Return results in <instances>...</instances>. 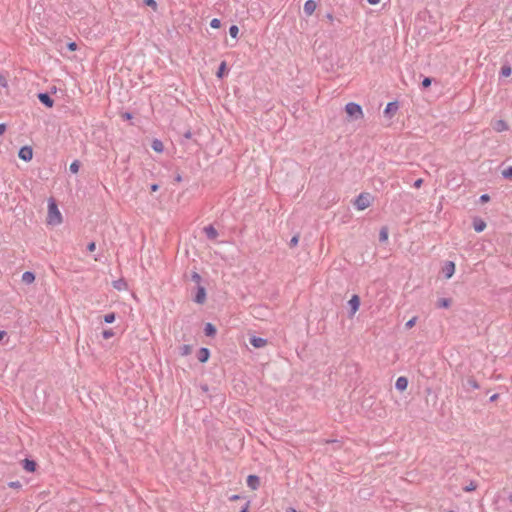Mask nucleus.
Segmentation results:
<instances>
[{
    "mask_svg": "<svg viewBox=\"0 0 512 512\" xmlns=\"http://www.w3.org/2000/svg\"><path fill=\"white\" fill-rule=\"evenodd\" d=\"M350 306V316H354V314L358 311L360 306V298L358 295H353L348 302Z\"/></svg>",
    "mask_w": 512,
    "mask_h": 512,
    "instance_id": "obj_5",
    "label": "nucleus"
},
{
    "mask_svg": "<svg viewBox=\"0 0 512 512\" xmlns=\"http://www.w3.org/2000/svg\"><path fill=\"white\" fill-rule=\"evenodd\" d=\"M102 336L104 339H110L111 337L114 336V331L112 329H105L102 332Z\"/></svg>",
    "mask_w": 512,
    "mask_h": 512,
    "instance_id": "obj_34",
    "label": "nucleus"
},
{
    "mask_svg": "<svg viewBox=\"0 0 512 512\" xmlns=\"http://www.w3.org/2000/svg\"><path fill=\"white\" fill-rule=\"evenodd\" d=\"M176 180H177V181H180V180H181V177H180V176H177V177H176Z\"/></svg>",
    "mask_w": 512,
    "mask_h": 512,
    "instance_id": "obj_58",
    "label": "nucleus"
},
{
    "mask_svg": "<svg viewBox=\"0 0 512 512\" xmlns=\"http://www.w3.org/2000/svg\"><path fill=\"white\" fill-rule=\"evenodd\" d=\"M35 281V274L31 271H26L22 274V282L25 284H31Z\"/></svg>",
    "mask_w": 512,
    "mask_h": 512,
    "instance_id": "obj_20",
    "label": "nucleus"
},
{
    "mask_svg": "<svg viewBox=\"0 0 512 512\" xmlns=\"http://www.w3.org/2000/svg\"><path fill=\"white\" fill-rule=\"evenodd\" d=\"M498 396H499L498 394H494V395H492V396L490 397V401H491V402L495 401V400L498 398Z\"/></svg>",
    "mask_w": 512,
    "mask_h": 512,
    "instance_id": "obj_54",
    "label": "nucleus"
},
{
    "mask_svg": "<svg viewBox=\"0 0 512 512\" xmlns=\"http://www.w3.org/2000/svg\"><path fill=\"white\" fill-rule=\"evenodd\" d=\"M115 318V313H108L104 316V322L108 324L113 323L115 321Z\"/></svg>",
    "mask_w": 512,
    "mask_h": 512,
    "instance_id": "obj_31",
    "label": "nucleus"
},
{
    "mask_svg": "<svg viewBox=\"0 0 512 512\" xmlns=\"http://www.w3.org/2000/svg\"><path fill=\"white\" fill-rule=\"evenodd\" d=\"M180 353L183 356L189 355L191 353V346L190 345H183L180 347Z\"/></svg>",
    "mask_w": 512,
    "mask_h": 512,
    "instance_id": "obj_32",
    "label": "nucleus"
},
{
    "mask_svg": "<svg viewBox=\"0 0 512 512\" xmlns=\"http://www.w3.org/2000/svg\"><path fill=\"white\" fill-rule=\"evenodd\" d=\"M450 305H451V300L448 298L439 299L438 304H437V306L439 308H448V307H450Z\"/></svg>",
    "mask_w": 512,
    "mask_h": 512,
    "instance_id": "obj_26",
    "label": "nucleus"
},
{
    "mask_svg": "<svg viewBox=\"0 0 512 512\" xmlns=\"http://www.w3.org/2000/svg\"><path fill=\"white\" fill-rule=\"evenodd\" d=\"M317 4L314 0H307L304 4L303 10L307 16H311L316 10Z\"/></svg>",
    "mask_w": 512,
    "mask_h": 512,
    "instance_id": "obj_8",
    "label": "nucleus"
},
{
    "mask_svg": "<svg viewBox=\"0 0 512 512\" xmlns=\"http://www.w3.org/2000/svg\"><path fill=\"white\" fill-rule=\"evenodd\" d=\"M18 156L23 161H30L33 158V149L31 146H23L18 152Z\"/></svg>",
    "mask_w": 512,
    "mask_h": 512,
    "instance_id": "obj_4",
    "label": "nucleus"
},
{
    "mask_svg": "<svg viewBox=\"0 0 512 512\" xmlns=\"http://www.w3.org/2000/svg\"><path fill=\"white\" fill-rule=\"evenodd\" d=\"M122 117H123L124 119L129 120V119H131V118H132V114H131V113H129V112H125V113L122 115Z\"/></svg>",
    "mask_w": 512,
    "mask_h": 512,
    "instance_id": "obj_49",
    "label": "nucleus"
},
{
    "mask_svg": "<svg viewBox=\"0 0 512 512\" xmlns=\"http://www.w3.org/2000/svg\"><path fill=\"white\" fill-rule=\"evenodd\" d=\"M47 222L50 225H59L62 222V216L54 199H50L48 203Z\"/></svg>",
    "mask_w": 512,
    "mask_h": 512,
    "instance_id": "obj_1",
    "label": "nucleus"
},
{
    "mask_svg": "<svg viewBox=\"0 0 512 512\" xmlns=\"http://www.w3.org/2000/svg\"><path fill=\"white\" fill-rule=\"evenodd\" d=\"M239 498H240L239 495H233V496L230 497V500L231 501H235V500H238Z\"/></svg>",
    "mask_w": 512,
    "mask_h": 512,
    "instance_id": "obj_55",
    "label": "nucleus"
},
{
    "mask_svg": "<svg viewBox=\"0 0 512 512\" xmlns=\"http://www.w3.org/2000/svg\"><path fill=\"white\" fill-rule=\"evenodd\" d=\"M216 327L212 323H206L204 327V333L208 337H214L216 335Z\"/></svg>",
    "mask_w": 512,
    "mask_h": 512,
    "instance_id": "obj_21",
    "label": "nucleus"
},
{
    "mask_svg": "<svg viewBox=\"0 0 512 512\" xmlns=\"http://www.w3.org/2000/svg\"><path fill=\"white\" fill-rule=\"evenodd\" d=\"M225 70H226V62H221V64L219 65V68H218V71L216 73V76L218 78H222L224 76V73H225Z\"/></svg>",
    "mask_w": 512,
    "mask_h": 512,
    "instance_id": "obj_27",
    "label": "nucleus"
},
{
    "mask_svg": "<svg viewBox=\"0 0 512 512\" xmlns=\"http://www.w3.org/2000/svg\"><path fill=\"white\" fill-rule=\"evenodd\" d=\"M206 300V290L203 286H198L197 293L194 297V301L198 304H203Z\"/></svg>",
    "mask_w": 512,
    "mask_h": 512,
    "instance_id": "obj_9",
    "label": "nucleus"
},
{
    "mask_svg": "<svg viewBox=\"0 0 512 512\" xmlns=\"http://www.w3.org/2000/svg\"><path fill=\"white\" fill-rule=\"evenodd\" d=\"M298 242H299V235H294L289 242V247L293 248V247L297 246Z\"/></svg>",
    "mask_w": 512,
    "mask_h": 512,
    "instance_id": "obj_35",
    "label": "nucleus"
},
{
    "mask_svg": "<svg viewBox=\"0 0 512 512\" xmlns=\"http://www.w3.org/2000/svg\"><path fill=\"white\" fill-rule=\"evenodd\" d=\"M159 189V185L158 184H152L151 185V191L155 192Z\"/></svg>",
    "mask_w": 512,
    "mask_h": 512,
    "instance_id": "obj_50",
    "label": "nucleus"
},
{
    "mask_svg": "<svg viewBox=\"0 0 512 512\" xmlns=\"http://www.w3.org/2000/svg\"><path fill=\"white\" fill-rule=\"evenodd\" d=\"M408 386V380L406 377H399L397 380H396V383H395V387L397 390L399 391H404Z\"/></svg>",
    "mask_w": 512,
    "mask_h": 512,
    "instance_id": "obj_17",
    "label": "nucleus"
},
{
    "mask_svg": "<svg viewBox=\"0 0 512 512\" xmlns=\"http://www.w3.org/2000/svg\"><path fill=\"white\" fill-rule=\"evenodd\" d=\"M95 249H96V244H95V242H90V243L87 245V250H88L89 252H93Z\"/></svg>",
    "mask_w": 512,
    "mask_h": 512,
    "instance_id": "obj_45",
    "label": "nucleus"
},
{
    "mask_svg": "<svg viewBox=\"0 0 512 512\" xmlns=\"http://www.w3.org/2000/svg\"><path fill=\"white\" fill-rule=\"evenodd\" d=\"M369 4L376 5L380 2V0H367Z\"/></svg>",
    "mask_w": 512,
    "mask_h": 512,
    "instance_id": "obj_51",
    "label": "nucleus"
},
{
    "mask_svg": "<svg viewBox=\"0 0 512 512\" xmlns=\"http://www.w3.org/2000/svg\"><path fill=\"white\" fill-rule=\"evenodd\" d=\"M36 462L34 460H31V459H24L23 460V468L27 471V472H34L36 470Z\"/></svg>",
    "mask_w": 512,
    "mask_h": 512,
    "instance_id": "obj_16",
    "label": "nucleus"
},
{
    "mask_svg": "<svg viewBox=\"0 0 512 512\" xmlns=\"http://www.w3.org/2000/svg\"><path fill=\"white\" fill-rule=\"evenodd\" d=\"M247 485L252 490L258 489L260 485V478L256 475H249L247 478Z\"/></svg>",
    "mask_w": 512,
    "mask_h": 512,
    "instance_id": "obj_12",
    "label": "nucleus"
},
{
    "mask_svg": "<svg viewBox=\"0 0 512 512\" xmlns=\"http://www.w3.org/2000/svg\"><path fill=\"white\" fill-rule=\"evenodd\" d=\"M448 512H455V511H453V510H450V511H448Z\"/></svg>",
    "mask_w": 512,
    "mask_h": 512,
    "instance_id": "obj_59",
    "label": "nucleus"
},
{
    "mask_svg": "<svg viewBox=\"0 0 512 512\" xmlns=\"http://www.w3.org/2000/svg\"><path fill=\"white\" fill-rule=\"evenodd\" d=\"M191 136H192V133H191L190 131H187V132L184 134V137H185V138H187V139L191 138Z\"/></svg>",
    "mask_w": 512,
    "mask_h": 512,
    "instance_id": "obj_53",
    "label": "nucleus"
},
{
    "mask_svg": "<svg viewBox=\"0 0 512 512\" xmlns=\"http://www.w3.org/2000/svg\"><path fill=\"white\" fill-rule=\"evenodd\" d=\"M38 99L43 105H45L48 108H51L54 105V100L50 97L48 93H39Z\"/></svg>",
    "mask_w": 512,
    "mask_h": 512,
    "instance_id": "obj_7",
    "label": "nucleus"
},
{
    "mask_svg": "<svg viewBox=\"0 0 512 512\" xmlns=\"http://www.w3.org/2000/svg\"><path fill=\"white\" fill-rule=\"evenodd\" d=\"M210 26L212 28H214V29H218L221 26V21L219 19H217V18H214V19L211 20Z\"/></svg>",
    "mask_w": 512,
    "mask_h": 512,
    "instance_id": "obj_36",
    "label": "nucleus"
},
{
    "mask_svg": "<svg viewBox=\"0 0 512 512\" xmlns=\"http://www.w3.org/2000/svg\"><path fill=\"white\" fill-rule=\"evenodd\" d=\"M479 200L481 203H486L490 200V196L488 194H483L480 196Z\"/></svg>",
    "mask_w": 512,
    "mask_h": 512,
    "instance_id": "obj_43",
    "label": "nucleus"
},
{
    "mask_svg": "<svg viewBox=\"0 0 512 512\" xmlns=\"http://www.w3.org/2000/svg\"><path fill=\"white\" fill-rule=\"evenodd\" d=\"M345 111L350 117H352L354 119H359L363 116V111H362L361 106L354 102H350V103L346 104Z\"/></svg>",
    "mask_w": 512,
    "mask_h": 512,
    "instance_id": "obj_2",
    "label": "nucleus"
},
{
    "mask_svg": "<svg viewBox=\"0 0 512 512\" xmlns=\"http://www.w3.org/2000/svg\"><path fill=\"white\" fill-rule=\"evenodd\" d=\"M473 228L476 232H482L486 228V223L480 218H475Z\"/></svg>",
    "mask_w": 512,
    "mask_h": 512,
    "instance_id": "obj_19",
    "label": "nucleus"
},
{
    "mask_svg": "<svg viewBox=\"0 0 512 512\" xmlns=\"http://www.w3.org/2000/svg\"><path fill=\"white\" fill-rule=\"evenodd\" d=\"M250 344L254 346L255 348H262L266 346L267 340L262 337L252 336L250 338Z\"/></svg>",
    "mask_w": 512,
    "mask_h": 512,
    "instance_id": "obj_11",
    "label": "nucleus"
},
{
    "mask_svg": "<svg viewBox=\"0 0 512 512\" xmlns=\"http://www.w3.org/2000/svg\"><path fill=\"white\" fill-rule=\"evenodd\" d=\"M79 168H80V163H79V161H78V160L73 161V162L70 164V167H69V169H70V171H71L72 173H77V172L79 171Z\"/></svg>",
    "mask_w": 512,
    "mask_h": 512,
    "instance_id": "obj_29",
    "label": "nucleus"
},
{
    "mask_svg": "<svg viewBox=\"0 0 512 512\" xmlns=\"http://www.w3.org/2000/svg\"><path fill=\"white\" fill-rule=\"evenodd\" d=\"M209 357H210V351L208 348L202 347L199 349L197 358L201 363L207 362Z\"/></svg>",
    "mask_w": 512,
    "mask_h": 512,
    "instance_id": "obj_13",
    "label": "nucleus"
},
{
    "mask_svg": "<svg viewBox=\"0 0 512 512\" xmlns=\"http://www.w3.org/2000/svg\"><path fill=\"white\" fill-rule=\"evenodd\" d=\"M512 73V68L510 65H503L500 70V75L502 77H509Z\"/></svg>",
    "mask_w": 512,
    "mask_h": 512,
    "instance_id": "obj_23",
    "label": "nucleus"
},
{
    "mask_svg": "<svg viewBox=\"0 0 512 512\" xmlns=\"http://www.w3.org/2000/svg\"><path fill=\"white\" fill-rule=\"evenodd\" d=\"M508 500L512 503V493L508 495Z\"/></svg>",
    "mask_w": 512,
    "mask_h": 512,
    "instance_id": "obj_57",
    "label": "nucleus"
},
{
    "mask_svg": "<svg viewBox=\"0 0 512 512\" xmlns=\"http://www.w3.org/2000/svg\"><path fill=\"white\" fill-rule=\"evenodd\" d=\"M0 86H2L4 88L8 86L7 78L2 73H0Z\"/></svg>",
    "mask_w": 512,
    "mask_h": 512,
    "instance_id": "obj_40",
    "label": "nucleus"
},
{
    "mask_svg": "<svg viewBox=\"0 0 512 512\" xmlns=\"http://www.w3.org/2000/svg\"><path fill=\"white\" fill-rule=\"evenodd\" d=\"M8 486L10 488L20 489L22 487V484L20 481H11L8 483Z\"/></svg>",
    "mask_w": 512,
    "mask_h": 512,
    "instance_id": "obj_39",
    "label": "nucleus"
},
{
    "mask_svg": "<svg viewBox=\"0 0 512 512\" xmlns=\"http://www.w3.org/2000/svg\"><path fill=\"white\" fill-rule=\"evenodd\" d=\"M326 18H327L330 22H333V20H334L333 15H332V14H330V13H328V14L326 15Z\"/></svg>",
    "mask_w": 512,
    "mask_h": 512,
    "instance_id": "obj_52",
    "label": "nucleus"
},
{
    "mask_svg": "<svg viewBox=\"0 0 512 512\" xmlns=\"http://www.w3.org/2000/svg\"><path fill=\"white\" fill-rule=\"evenodd\" d=\"M416 321H417V317H413L412 319H410L409 321L406 322L405 328L411 329L415 325Z\"/></svg>",
    "mask_w": 512,
    "mask_h": 512,
    "instance_id": "obj_38",
    "label": "nucleus"
},
{
    "mask_svg": "<svg viewBox=\"0 0 512 512\" xmlns=\"http://www.w3.org/2000/svg\"><path fill=\"white\" fill-rule=\"evenodd\" d=\"M67 48L70 51H75L77 49V44L75 42H70V43L67 44Z\"/></svg>",
    "mask_w": 512,
    "mask_h": 512,
    "instance_id": "obj_44",
    "label": "nucleus"
},
{
    "mask_svg": "<svg viewBox=\"0 0 512 512\" xmlns=\"http://www.w3.org/2000/svg\"><path fill=\"white\" fill-rule=\"evenodd\" d=\"M463 387L467 390V391H470V390H473V389H478L479 388V384L478 382L476 381L475 378L473 377H469L466 382L463 384Z\"/></svg>",
    "mask_w": 512,
    "mask_h": 512,
    "instance_id": "obj_14",
    "label": "nucleus"
},
{
    "mask_svg": "<svg viewBox=\"0 0 512 512\" xmlns=\"http://www.w3.org/2000/svg\"><path fill=\"white\" fill-rule=\"evenodd\" d=\"M204 232H205L207 238L211 239V240L216 239V237L218 236L217 230L212 225H208V226L204 227Z\"/></svg>",
    "mask_w": 512,
    "mask_h": 512,
    "instance_id": "obj_15",
    "label": "nucleus"
},
{
    "mask_svg": "<svg viewBox=\"0 0 512 512\" xmlns=\"http://www.w3.org/2000/svg\"><path fill=\"white\" fill-rule=\"evenodd\" d=\"M422 183H423V179L419 178V179H417V180L414 182L413 186H414L415 188H420V187H421V185H422Z\"/></svg>",
    "mask_w": 512,
    "mask_h": 512,
    "instance_id": "obj_46",
    "label": "nucleus"
},
{
    "mask_svg": "<svg viewBox=\"0 0 512 512\" xmlns=\"http://www.w3.org/2000/svg\"><path fill=\"white\" fill-rule=\"evenodd\" d=\"M113 287L117 290H123L127 288V284L123 279H119L113 282Z\"/></svg>",
    "mask_w": 512,
    "mask_h": 512,
    "instance_id": "obj_24",
    "label": "nucleus"
},
{
    "mask_svg": "<svg viewBox=\"0 0 512 512\" xmlns=\"http://www.w3.org/2000/svg\"><path fill=\"white\" fill-rule=\"evenodd\" d=\"M493 129L497 132H503L508 130V125L504 120H497L493 124Z\"/></svg>",
    "mask_w": 512,
    "mask_h": 512,
    "instance_id": "obj_18",
    "label": "nucleus"
},
{
    "mask_svg": "<svg viewBox=\"0 0 512 512\" xmlns=\"http://www.w3.org/2000/svg\"><path fill=\"white\" fill-rule=\"evenodd\" d=\"M6 131V125L4 123H0V135H2Z\"/></svg>",
    "mask_w": 512,
    "mask_h": 512,
    "instance_id": "obj_48",
    "label": "nucleus"
},
{
    "mask_svg": "<svg viewBox=\"0 0 512 512\" xmlns=\"http://www.w3.org/2000/svg\"><path fill=\"white\" fill-rule=\"evenodd\" d=\"M502 176L506 179L512 178V166L507 167L502 171Z\"/></svg>",
    "mask_w": 512,
    "mask_h": 512,
    "instance_id": "obj_33",
    "label": "nucleus"
},
{
    "mask_svg": "<svg viewBox=\"0 0 512 512\" xmlns=\"http://www.w3.org/2000/svg\"><path fill=\"white\" fill-rule=\"evenodd\" d=\"M398 110V103L396 101L389 102L384 110V115L391 118L393 114Z\"/></svg>",
    "mask_w": 512,
    "mask_h": 512,
    "instance_id": "obj_10",
    "label": "nucleus"
},
{
    "mask_svg": "<svg viewBox=\"0 0 512 512\" xmlns=\"http://www.w3.org/2000/svg\"><path fill=\"white\" fill-rule=\"evenodd\" d=\"M144 3H145L146 5H148V6L153 7L154 9H155V8H156V6H157V3H156V1H155V0H144Z\"/></svg>",
    "mask_w": 512,
    "mask_h": 512,
    "instance_id": "obj_42",
    "label": "nucleus"
},
{
    "mask_svg": "<svg viewBox=\"0 0 512 512\" xmlns=\"http://www.w3.org/2000/svg\"><path fill=\"white\" fill-rule=\"evenodd\" d=\"M388 239V228L382 227L379 232V241L385 242Z\"/></svg>",
    "mask_w": 512,
    "mask_h": 512,
    "instance_id": "obj_25",
    "label": "nucleus"
},
{
    "mask_svg": "<svg viewBox=\"0 0 512 512\" xmlns=\"http://www.w3.org/2000/svg\"><path fill=\"white\" fill-rule=\"evenodd\" d=\"M476 488H477L476 482L475 481H470V483L468 485L463 487V490L465 492H471V491H474Z\"/></svg>",
    "mask_w": 512,
    "mask_h": 512,
    "instance_id": "obj_30",
    "label": "nucleus"
},
{
    "mask_svg": "<svg viewBox=\"0 0 512 512\" xmlns=\"http://www.w3.org/2000/svg\"><path fill=\"white\" fill-rule=\"evenodd\" d=\"M355 206L358 210H364L370 206V195L361 193L355 200Z\"/></svg>",
    "mask_w": 512,
    "mask_h": 512,
    "instance_id": "obj_3",
    "label": "nucleus"
},
{
    "mask_svg": "<svg viewBox=\"0 0 512 512\" xmlns=\"http://www.w3.org/2000/svg\"><path fill=\"white\" fill-rule=\"evenodd\" d=\"M151 147L154 151L159 152V153L163 152V150H164V145H163L162 141H160L158 139L153 140Z\"/></svg>",
    "mask_w": 512,
    "mask_h": 512,
    "instance_id": "obj_22",
    "label": "nucleus"
},
{
    "mask_svg": "<svg viewBox=\"0 0 512 512\" xmlns=\"http://www.w3.org/2000/svg\"><path fill=\"white\" fill-rule=\"evenodd\" d=\"M192 281L199 284L201 282V276L197 272H193L191 275Z\"/></svg>",
    "mask_w": 512,
    "mask_h": 512,
    "instance_id": "obj_41",
    "label": "nucleus"
},
{
    "mask_svg": "<svg viewBox=\"0 0 512 512\" xmlns=\"http://www.w3.org/2000/svg\"><path fill=\"white\" fill-rule=\"evenodd\" d=\"M6 335L5 331H0V341L3 339V337Z\"/></svg>",
    "mask_w": 512,
    "mask_h": 512,
    "instance_id": "obj_56",
    "label": "nucleus"
},
{
    "mask_svg": "<svg viewBox=\"0 0 512 512\" xmlns=\"http://www.w3.org/2000/svg\"><path fill=\"white\" fill-rule=\"evenodd\" d=\"M442 272L446 279H450L455 272V263L452 261H447L442 269Z\"/></svg>",
    "mask_w": 512,
    "mask_h": 512,
    "instance_id": "obj_6",
    "label": "nucleus"
},
{
    "mask_svg": "<svg viewBox=\"0 0 512 512\" xmlns=\"http://www.w3.org/2000/svg\"><path fill=\"white\" fill-rule=\"evenodd\" d=\"M238 33H239V28H238V26H236V25H232V26H230V28H229V34H230V36H231L232 38H237Z\"/></svg>",
    "mask_w": 512,
    "mask_h": 512,
    "instance_id": "obj_28",
    "label": "nucleus"
},
{
    "mask_svg": "<svg viewBox=\"0 0 512 512\" xmlns=\"http://www.w3.org/2000/svg\"><path fill=\"white\" fill-rule=\"evenodd\" d=\"M250 506V502L247 501L240 512H248Z\"/></svg>",
    "mask_w": 512,
    "mask_h": 512,
    "instance_id": "obj_47",
    "label": "nucleus"
},
{
    "mask_svg": "<svg viewBox=\"0 0 512 512\" xmlns=\"http://www.w3.org/2000/svg\"><path fill=\"white\" fill-rule=\"evenodd\" d=\"M432 83V79L430 77H425L423 80H422V87L423 88H428Z\"/></svg>",
    "mask_w": 512,
    "mask_h": 512,
    "instance_id": "obj_37",
    "label": "nucleus"
}]
</instances>
